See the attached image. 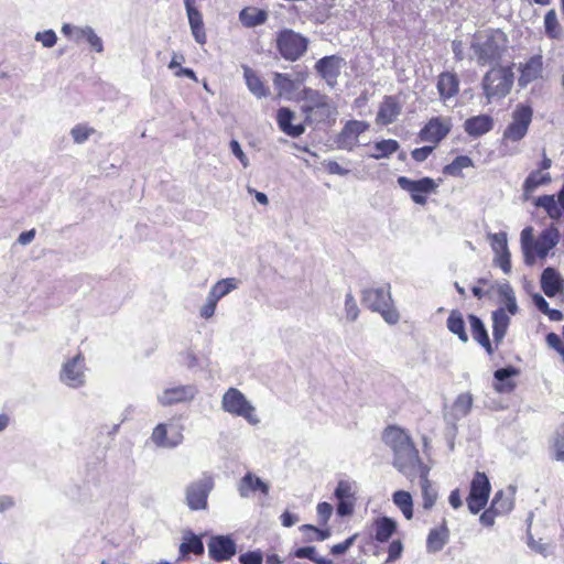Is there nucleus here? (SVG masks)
<instances>
[{"label": "nucleus", "mask_w": 564, "mask_h": 564, "mask_svg": "<svg viewBox=\"0 0 564 564\" xmlns=\"http://www.w3.org/2000/svg\"><path fill=\"white\" fill-rule=\"evenodd\" d=\"M151 442L161 448H175L183 443L184 436L181 429L172 424L159 423L152 431Z\"/></svg>", "instance_id": "14"}, {"label": "nucleus", "mask_w": 564, "mask_h": 564, "mask_svg": "<svg viewBox=\"0 0 564 564\" xmlns=\"http://www.w3.org/2000/svg\"><path fill=\"white\" fill-rule=\"evenodd\" d=\"M229 147H230V150H231L232 154L240 161L242 166L243 167H248L249 166V159L247 158V155L242 151L240 143L237 140L232 139L230 141V143H229Z\"/></svg>", "instance_id": "62"}, {"label": "nucleus", "mask_w": 564, "mask_h": 564, "mask_svg": "<svg viewBox=\"0 0 564 564\" xmlns=\"http://www.w3.org/2000/svg\"><path fill=\"white\" fill-rule=\"evenodd\" d=\"M294 112L286 107H282L278 110V124L281 131L292 138H297L304 133L305 127L303 123L292 124Z\"/></svg>", "instance_id": "27"}, {"label": "nucleus", "mask_w": 564, "mask_h": 564, "mask_svg": "<svg viewBox=\"0 0 564 564\" xmlns=\"http://www.w3.org/2000/svg\"><path fill=\"white\" fill-rule=\"evenodd\" d=\"M180 362L189 370L203 369L204 360L192 349L180 354Z\"/></svg>", "instance_id": "49"}, {"label": "nucleus", "mask_w": 564, "mask_h": 564, "mask_svg": "<svg viewBox=\"0 0 564 564\" xmlns=\"http://www.w3.org/2000/svg\"><path fill=\"white\" fill-rule=\"evenodd\" d=\"M316 510L321 524H326L333 513V506L328 502H319Z\"/></svg>", "instance_id": "61"}, {"label": "nucleus", "mask_w": 564, "mask_h": 564, "mask_svg": "<svg viewBox=\"0 0 564 564\" xmlns=\"http://www.w3.org/2000/svg\"><path fill=\"white\" fill-rule=\"evenodd\" d=\"M34 40L41 42L44 47L51 48L56 44L57 36L53 30H45L37 32L34 36Z\"/></svg>", "instance_id": "56"}, {"label": "nucleus", "mask_w": 564, "mask_h": 564, "mask_svg": "<svg viewBox=\"0 0 564 564\" xmlns=\"http://www.w3.org/2000/svg\"><path fill=\"white\" fill-rule=\"evenodd\" d=\"M494 128V119L489 115H478L464 122L465 132L471 138H479Z\"/></svg>", "instance_id": "23"}, {"label": "nucleus", "mask_w": 564, "mask_h": 564, "mask_svg": "<svg viewBox=\"0 0 564 564\" xmlns=\"http://www.w3.org/2000/svg\"><path fill=\"white\" fill-rule=\"evenodd\" d=\"M184 6L186 9L188 23L191 26V31L193 34V37L198 44H205L206 43V33L204 28V21L202 13L197 10V8L194 6L195 0H183Z\"/></svg>", "instance_id": "20"}, {"label": "nucleus", "mask_w": 564, "mask_h": 564, "mask_svg": "<svg viewBox=\"0 0 564 564\" xmlns=\"http://www.w3.org/2000/svg\"><path fill=\"white\" fill-rule=\"evenodd\" d=\"M344 59L337 55L324 56L315 64V69L329 86H334L340 74Z\"/></svg>", "instance_id": "18"}, {"label": "nucleus", "mask_w": 564, "mask_h": 564, "mask_svg": "<svg viewBox=\"0 0 564 564\" xmlns=\"http://www.w3.org/2000/svg\"><path fill=\"white\" fill-rule=\"evenodd\" d=\"M236 552V543L229 535H215L208 542V554L214 561H228Z\"/></svg>", "instance_id": "15"}, {"label": "nucleus", "mask_w": 564, "mask_h": 564, "mask_svg": "<svg viewBox=\"0 0 564 564\" xmlns=\"http://www.w3.org/2000/svg\"><path fill=\"white\" fill-rule=\"evenodd\" d=\"M489 240L495 254L508 251L507 234L503 231L490 234Z\"/></svg>", "instance_id": "52"}, {"label": "nucleus", "mask_w": 564, "mask_h": 564, "mask_svg": "<svg viewBox=\"0 0 564 564\" xmlns=\"http://www.w3.org/2000/svg\"><path fill=\"white\" fill-rule=\"evenodd\" d=\"M217 303L215 300H213L208 294L206 297L205 304L200 307L199 314L200 317L208 319L214 316Z\"/></svg>", "instance_id": "64"}, {"label": "nucleus", "mask_w": 564, "mask_h": 564, "mask_svg": "<svg viewBox=\"0 0 564 564\" xmlns=\"http://www.w3.org/2000/svg\"><path fill=\"white\" fill-rule=\"evenodd\" d=\"M307 47L308 39L291 29H283L276 35V48L285 61H297Z\"/></svg>", "instance_id": "8"}, {"label": "nucleus", "mask_w": 564, "mask_h": 564, "mask_svg": "<svg viewBox=\"0 0 564 564\" xmlns=\"http://www.w3.org/2000/svg\"><path fill=\"white\" fill-rule=\"evenodd\" d=\"M471 406L473 395L468 392L460 393L453 403L452 412L446 414L445 419L455 426L457 421L465 417L470 412Z\"/></svg>", "instance_id": "30"}, {"label": "nucleus", "mask_w": 564, "mask_h": 564, "mask_svg": "<svg viewBox=\"0 0 564 564\" xmlns=\"http://www.w3.org/2000/svg\"><path fill=\"white\" fill-rule=\"evenodd\" d=\"M198 389L195 384H180L166 387L158 394L156 400L162 406H171L178 403H188L195 399Z\"/></svg>", "instance_id": "13"}, {"label": "nucleus", "mask_w": 564, "mask_h": 564, "mask_svg": "<svg viewBox=\"0 0 564 564\" xmlns=\"http://www.w3.org/2000/svg\"><path fill=\"white\" fill-rule=\"evenodd\" d=\"M273 84L281 94H289L295 89V83L288 74L275 73Z\"/></svg>", "instance_id": "50"}, {"label": "nucleus", "mask_w": 564, "mask_h": 564, "mask_svg": "<svg viewBox=\"0 0 564 564\" xmlns=\"http://www.w3.org/2000/svg\"><path fill=\"white\" fill-rule=\"evenodd\" d=\"M397 522L389 517H379L373 521L375 540L379 543H386L397 531Z\"/></svg>", "instance_id": "34"}, {"label": "nucleus", "mask_w": 564, "mask_h": 564, "mask_svg": "<svg viewBox=\"0 0 564 564\" xmlns=\"http://www.w3.org/2000/svg\"><path fill=\"white\" fill-rule=\"evenodd\" d=\"M356 538H357V534H354V535L349 536L348 539H346L344 542L334 544L330 547V553L335 556L345 554L354 545Z\"/></svg>", "instance_id": "58"}, {"label": "nucleus", "mask_w": 564, "mask_h": 564, "mask_svg": "<svg viewBox=\"0 0 564 564\" xmlns=\"http://www.w3.org/2000/svg\"><path fill=\"white\" fill-rule=\"evenodd\" d=\"M508 43L505 32L488 30L474 36L470 50L479 66H497L508 50Z\"/></svg>", "instance_id": "3"}, {"label": "nucleus", "mask_w": 564, "mask_h": 564, "mask_svg": "<svg viewBox=\"0 0 564 564\" xmlns=\"http://www.w3.org/2000/svg\"><path fill=\"white\" fill-rule=\"evenodd\" d=\"M437 90L441 99L446 100L458 94L459 80L456 74L444 72L437 79Z\"/></svg>", "instance_id": "33"}, {"label": "nucleus", "mask_w": 564, "mask_h": 564, "mask_svg": "<svg viewBox=\"0 0 564 564\" xmlns=\"http://www.w3.org/2000/svg\"><path fill=\"white\" fill-rule=\"evenodd\" d=\"M269 485L254 474L248 471L238 482V492L241 498H248L250 494L260 491L264 496L269 494Z\"/></svg>", "instance_id": "24"}, {"label": "nucleus", "mask_w": 564, "mask_h": 564, "mask_svg": "<svg viewBox=\"0 0 564 564\" xmlns=\"http://www.w3.org/2000/svg\"><path fill=\"white\" fill-rule=\"evenodd\" d=\"M398 185L411 196V199L417 205H425L427 195L435 193L438 185L429 176L420 180H411L406 176H399L397 180Z\"/></svg>", "instance_id": "11"}, {"label": "nucleus", "mask_w": 564, "mask_h": 564, "mask_svg": "<svg viewBox=\"0 0 564 564\" xmlns=\"http://www.w3.org/2000/svg\"><path fill=\"white\" fill-rule=\"evenodd\" d=\"M94 132L93 128L85 124H76L72 130L70 134L75 143H84Z\"/></svg>", "instance_id": "55"}, {"label": "nucleus", "mask_w": 564, "mask_h": 564, "mask_svg": "<svg viewBox=\"0 0 564 564\" xmlns=\"http://www.w3.org/2000/svg\"><path fill=\"white\" fill-rule=\"evenodd\" d=\"M345 315L348 322H355L359 316V308L351 292H348L345 296Z\"/></svg>", "instance_id": "53"}, {"label": "nucleus", "mask_w": 564, "mask_h": 564, "mask_svg": "<svg viewBox=\"0 0 564 564\" xmlns=\"http://www.w3.org/2000/svg\"><path fill=\"white\" fill-rule=\"evenodd\" d=\"M468 321L474 340H476L486 350V352L491 356L495 349L484 322L480 317L474 314L468 315Z\"/></svg>", "instance_id": "25"}, {"label": "nucleus", "mask_w": 564, "mask_h": 564, "mask_svg": "<svg viewBox=\"0 0 564 564\" xmlns=\"http://www.w3.org/2000/svg\"><path fill=\"white\" fill-rule=\"evenodd\" d=\"M491 486L485 473L476 471L467 497V507L473 514L480 512L488 502Z\"/></svg>", "instance_id": "10"}, {"label": "nucleus", "mask_w": 564, "mask_h": 564, "mask_svg": "<svg viewBox=\"0 0 564 564\" xmlns=\"http://www.w3.org/2000/svg\"><path fill=\"white\" fill-rule=\"evenodd\" d=\"M473 166V160L467 155L456 156L452 163L444 166L443 172L446 175L459 176L463 169Z\"/></svg>", "instance_id": "46"}, {"label": "nucleus", "mask_w": 564, "mask_h": 564, "mask_svg": "<svg viewBox=\"0 0 564 564\" xmlns=\"http://www.w3.org/2000/svg\"><path fill=\"white\" fill-rule=\"evenodd\" d=\"M403 552V543L401 540H394L390 543L388 547V558L387 562H394L401 557Z\"/></svg>", "instance_id": "59"}, {"label": "nucleus", "mask_w": 564, "mask_h": 564, "mask_svg": "<svg viewBox=\"0 0 564 564\" xmlns=\"http://www.w3.org/2000/svg\"><path fill=\"white\" fill-rule=\"evenodd\" d=\"M243 76L246 79V84L248 89L257 97L262 98L268 95V91L264 87L263 82L261 78L256 74L254 70H252L250 67L245 66L243 67Z\"/></svg>", "instance_id": "40"}, {"label": "nucleus", "mask_w": 564, "mask_h": 564, "mask_svg": "<svg viewBox=\"0 0 564 564\" xmlns=\"http://www.w3.org/2000/svg\"><path fill=\"white\" fill-rule=\"evenodd\" d=\"M532 116L533 110L531 106L523 104L518 105L512 112V121L503 131V139L512 142L522 140L528 132Z\"/></svg>", "instance_id": "12"}, {"label": "nucleus", "mask_w": 564, "mask_h": 564, "mask_svg": "<svg viewBox=\"0 0 564 564\" xmlns=\"http://www.w3.org/2000/svg\"><path fill=\"white\" fill-rule=\"evenodd\" d=\"M400 112L401 107L395 98L392 96H387L380 105L376 120L378 123L387 126L394 122Z\"/></svg>", "instance_id": "31"}, {"label": "nucleus", "mask_w": 564, "mask_h": 564, "mask_svg": "<svg viewBox=\"0 0 564 564\" xmlns=\"http://www.w3.org/2000/svg\"><path fill=\"white\" fill-rule=\"evenodd\" d=\"M86 364L83 354L67 358L59 370V381L68 388L79 389L86 383Z\"/></svg>", "instance_id": "9"}, {"label": "nucleus", "mask_w": 564, "mask_h": 564, "mask_svg": "<svg viewBox=\"0 0 564 564\" xmlns=\"http://www.w3.org/2000/svg\"><path fill=\"white\" fill-rule=\"evenodd\" d=\"M447 328L451 333L457 335L460 341L467 343L468 341V335L465 328V321L463 317V314L457 311L453 310L449 313V316L447 317L446 322Z\"/></svg>", "instance_id": "37"}, {"label": "nucleus", "mask_w": 564, "mask_h": 564, "mask_svg": "<svg viewBox=\"0 0 564 564\" xmlns=\"http://www.w3.org/2000/svg\"><path fill=\"white\" fill-rule=\"evenodd\" d=\"M551 182L550 173H542L540 170L532 171L523 183V189L527 193H531L539 186Z\"/></svg>", "instance_id": "44"}, {"label": "nucleus", "mask_w": 564, "mask_h": 564, "mask_svg": "<svg viewBox=\"0 0 564 564\" xmlns=\"http://www.w3.org/2000/svg\"><path fill=\"white\" fill-rule=\"evenodd\" d=\"M393 503L401 510L405 519L410 520L413 517V500L410 492L398 490L392 496Z\"/></svg>", "instance_id": "41"}, {"label": "nucleus", "mask_w": 564, "mask_h": 564, "mask_svg": "<svg viewBox=\"0 0 564 564\" xmlns=\"http://www.w3.org/2000/svg\"><path fill=\"white\" fill-rule=\"evenodd\" d=\"M293 555L297 558H307L316 564H333V560L319 556L316 552V547L311 545L297 547Z\"/></svg>", "instance_id": "45"}, {"label": "nucleus", "mask_w": 564, "mask_h": 564, "mask_svg": "<svg viewBox=\"0 0 564 564\" xmlns=\"http://www.w3.org/2000/svg\"><path fill=\"white\" fill-rule=\"evenodd\" d=\"M451 131L449 120L442 118H432L420 131L419 137L421 141L437 144Z\"/></svg>", "instance_id": "16"}, {"label": "nucleus", "mask_w": 564, "mask_h": 564, "mask_svg": "<svg viewBox=\"0 0 564 564\" xmlns=\"http://www.w3.org/2000/svg\"><path fill=\"white\" fill-rule=\"evenodd\" d=\"M449 540V529L447 528L446 521L438 528L430 530L426 539V551L429 553H437L443 550Z\"/></svg>", "instance_id": "29"}, {"label": "nucleus", "mask_w": 564, "mask_h": 564, "mask_svg": "<svg viewBox=\"0 0 564 564\" xmlns=\"http://www.w3.org/2000/svg\"><path fill=\"white\" fill-rule=\"evenodd\" d=\"M382 441L393 454L392 465L410 481H413V475L417 471V467L424 463L410 435L397 425H389L382 433Z\"/></svg>", "instance_id": "1"}, {"label": "nucleus", "mask_w": 564, "mask_h": 564, "mask_svg": "<svg viewBox=\"0 0 564 564\" xmlns=\"http://www.w3.org/2000/svg\"><path fill=\"white\" fill-rule=\"evenodd\" d=\"M514 74L511 66L495 67L492 66L482 77L481 87L490 104L494 98L506 97L513 86Z\"/></svg>", "instance_id": "5"}, {"label": "nucleus", "mask_w": 564, "mask_h": 564, "mask_svg": "<svg viewBox=\"0 0 564 564\" xmlns=\"http://www.w3.org/2000/svg\"><path fill=\"white\" fill-rule=\"evenodd\" d=\"M558 240L560 232L556 227L550 226L545 228L533 243L536 256L542 259L545 258L549 251L557 245Z\"/></svg>", "instance_id": "22"}, {"label": "nucleus", "mask_w": 564, "mask_h": 564, "mask_svg": "<svg viewBox=\"0 0 564 564\" xmlns=\"http://www.w3.org/2000/svg\"><path fill=\"white\" fill-rule=\"evenodd\" d=\"M221 409L235 416L245 419L250 425H258L260 419L256 408L237 388H229L221 398Z\"/></svg>", "instance_id": "6"}, {"label": "nucleus", "mask_w": 564, "mask_h": 564, "mask_svg": "<svg viewBox=\"0 0 564 564\" xmlns=\"http://www.w3.org/2000/svg\"><path fill=\"white\" fill-rule=\"evenodd\" d=\"M268 19V13L264 10L247 7L239 13V20L246 28H254L263 24Z\"/></svg>", "instance_id": "36"}, {"label": "nucleus", "mask_w": 564, "mask_h": 564, "mask_svg": "<svg viewBox=\"0 0 564 564\" xmlns=\"http://www.w3.org/2000/svg\"><path fill=\"white\" fill-rule=\"evenodd\" d=\"M262 553L260 551H250L239 556L240 564H262Z\"/></svg>", "instance_id": "63"}, {"label": "nucleus", "mask_w": 564, "mask_h": 564, "mask_svg": "<svg viewBox=\"0 0 564 564\" xmlns=\"http://www.w3.org/2000/svg\"><path fill=\"white\" fill-rule=\"evenodd\" d=\"M215 486L214 478L204 474L200 478L186 485L185 503L191 511H203L208 507V497Z\"/></svg>", "instance_id": "7"}, {"label": "nucleus", "mask_w": 564, "mask_h": 564, "mask_svg": "<svg viewBox=\"0 0 564 564\" xmlns=\"http://www.w3.org/2000/svg\"><path fill=\"white\" fill-rule=\"evenodd\" d=\"M180 553L182 555H186L188 553H193L195 555H200L204 553V544L199 536L192 534L188 539H186L180 545Z\"/></svg>", "instance_id": "47"}, {"label": "nucleus", "mask_w": 564, "mask_h": 564, "mask_svg": "<svg viewBox=\"0 0 564 564\" xmlns=\"http://www.w3.org/2000/svg\"><path fill=\"white\" fill-rule=\"evenodd\" d=\"M494 343L498 347L503 340L510 325V317L503 307H499L491 314Z\"/></svg>", "instance_id": "32"}, {"label": "nucleus", "mask_w": 564, "mask_h": 564, "mask_svg": "<svg viewBox=\"0 0 564 564\" xmlns=\"http://www.w3.org/2000/svg\"><path fill=\"white\" fill-rule=\"evenodd\" d=\"M300 530L304 533L307 541H325L330 536L329 529H318L313 524H303Z\"/></svg>", "instance_id": "48"}, {"label": "nucleus", "mask_w": 564, "mask_h": 564, "mask_svg": "<svg viewBox=\"0 0 564 564\" xmlns=\"http://www.w3.org/2000/svg\"><path fill=\"white\" fill-rule=\"evenodd\" d=\"M516 487L509 486L506 490H499L495 494L490 507L499 516L509 513L514 506Z\"/></svg>", "instance_id": "28"}, {"label": "nucleus", "mask_w": 564, "mask_h": 564, "mask_svg": "<svg viewBox=\"0 0 564 564\" xmlns=\"http://www.w3.org/2000/svg\"><path fill=\"white\" fill-rule=\"evenodd\" d=\"M534 205L543 208L551 219L557 220L564 215V184L556 195H541Z\"/></svg>", "instance_id": "19"}, {"label": "nucleus", "mask_w": 564, "mask_h": 564, "mask_svg": "<svg viewBox=\"0 0 564 564\" xmlns=\"http://www.w3.org/2000/svg\"><path fill=\"white\" fill-rule=\"evenodd\" d=\"M518 372V369L512 366L497 369L494 373V378L497 381V383L495 384V389L498 392L512 391L514 388V383L510 381V379L517 376Z\"/></svg>", "instance_id": "35"}, {"label": "nucleus", "mask_w": 564, "mask_h": 564, "mask_svg": "<svg viewBox=\"0 0 564 564\" xmlns=\"http://www.w3.org/2000/svg\"><path fill=\"white\" fill-rule=\"evenodd\" d=\"M337 500L355 499L354 486L348 480H339L334 492Z\"/></svg>", "instance_id": "54"}, {"label": "nucleus", "mask_w": 564, "mask_h": 564, "mask_svg": "<svg viewBox=\"0 0 564 564\" xmlns=\"http://www.w3.org/2000/svg\"><path fill=\"white\" fill-rule=\"evenodd\" d=\"M430 468L425 464L417 467V471L413 475V480L420 478V487L423 498V508L430 510L436 502L437 491L429 480Z\"/></svg>", "instance_id": "21"}, {"label": "nucleus", "mask_w": 564, "mask_h": 564, "mask_svg": "<svg viewBox=\"0 0 564 564\" xmlns=\"http://www.w3.org/2000/svg\"><path fill=\"white\" fill-rule=\"evenodd\" d=\"M511 254L510 251H505L495 256V263L501 268V270L508 274L511 271Z\"/></svg>", "instance_id": "60"}, {"label": "nucleus", "mask_w": 564, "mask_h": 564, "mask_svg": "<svg viewBox=\"0 0 564 564\" xmlns=\"http://www.w3.org/2000/svg\"><path fill=\"white\" fill-rule=\"evenodd\" d=\"M399 149V142L393 139H387L381 140L375 143L373 145V152L370 153L368 156L380 160L383 158H389L391 154L397 152Z\"/></svg>", "instance_id": "42"}, {"label": "nucleus", "mask_w": 564, "mask_h": 564, "mask_svg": "<svg viewBox=\"0 0 564 564\" xmlns=\"http://www.w3.org/2000/svg\"><path fill=\"white\" fill-rule=\"evenodd\" d=\"M369 124L365 121L350 120L344 126V137L350 135L358 140V137L368 130Z\"/></svg>", "instance_id": "51"}, {"label": "nucleus", "mask_w": 564, "mask_h": 564, "mask_svg": "<svg viewBox=\"0 0 564 564\" xmlns=\"http://www.w3.org/2000/svg\"><path fill=\"white\" fill-rule=\"evenodd\" d=\"M520 76L518 85L520 88H525L532 82L542 77L543 73V57L540 54L531 56L525 63H520Z\"/></svg>", "instance_id": "17"}, {"label": "nucleus", "mask_w": 564, "mask_h": 564, "mask_svg": "<svg viewBox=\"0 0 564 564\" xmlns=\"http://www.w3.org/2000/svg\"><path fill=\"white\" fill-rule=\"evenodd\" d=\"M302 101L301 111L307 124H332L336 121L338 110L336 102L326 94L311 87H304L299 94Z\"/></svg>", "instance_id": "2"}, {"label": "nucleus", "mask_w": 564, "mask_h": 564, "mask_svg": "<svg viewBox=\"0 0 564 564\" xmlns=\"http://www.w3.org/2000/svg\"><path fill=\"white\" fill-rule=\"evenodd\" d=\"M544 30L546 36L552 40H560L563 36V31L554 9L549 10L544 15Z\"/></svg>", "instance_id": "43"}, {"label": "nucleus", "mask_w": 564, "mask_h": 564, "mask_svg": "<svg viewBox=\"0 0 564 564\" xmlns=\"http://www.w3.org/2000/svg\"><path fill=\"white\" fill-rule=\"evenodd\" d=\"M564 288L560 273L551 267L543 270L541 274V289L549 297H554Z\"/></svg>", "instance_id": "26"}, {"label": "nucleus", "mask_w": 564, "mask_h": 564, "mask_svg": "<svg viewBox=\"0 0 564 564\" xmlns=\"http://www.w3.org/2000/svg\"><path fill=\"white\" fill-rule=\"evenodd\" d=\"M238 288V281L235 278H226L217 281L208 292V295L216 302L228 295Z\"/></svg>", "instance_id": "38"}, {"label": "nucleus", "mask_w": 564, "mask_h": 564, "mask_svg": "<svg viewBox=\"0 0 564 564\" xmlns=\"http://www.w3.org/2000/svg\"><path fill=\"white\" fill-rule=\"evenodd\" d=\"M83 41H86L91 50H94L97 53L104 52V42L101 37H99L94 29L91 26H80L79 31H77V36L75 42L80 43Z\"/></svg>", "instance_id": "39"}, {"label": "nucleus", "mask_w": 564, "mask_h": 564, "mask_svg": "<svg viewBox=\"0 0 564 564\" xmlns=\"http://www.w3.org/2000/svg\"><path fill=\"white\" fill-rule=\"evenodd\" d=\"M361 300L369 310L380 313L388 324L394 325L399 322L400 315L393 307L389 284L364 289Z\"/></svg>", "instance_id": "4"}, {"label": "nucleus", "mask_w": 564, "mask_h": 564, "mask_svg": "<svg viewBox=\"0 0 564 564\" xmlns=\"http://www.w3.org/2000/svg\"><path fill=\"white\" fill-rule=\"evenodd\" d=\"M555 458L560 462H564V423L556 431L555 438Z\"/></svg>", "instance_id": "57"}]
</instances>
